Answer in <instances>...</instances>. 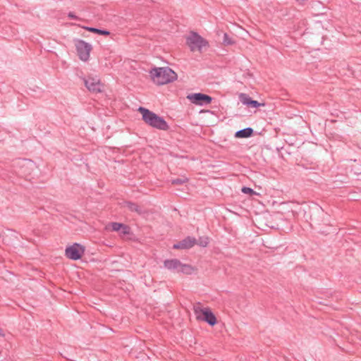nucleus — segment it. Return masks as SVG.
<instances>
[{
    "mask_svg": "<svg viewBox=\"0 0 361 361\" xmlns=\"http://www.w3.org/2000/svg\"><path fill=\"white\" fill-rule=\"evenodd\" d=\"M150 77L157 85H165L175 81L177 74L169 67L153 68L150 72Z\"/></svg>",
    "mask_w": 361,
    "mask_h": 361,
    "instance_id": "obj_1",
    "label": "nucleus"
},
{
    "mask_svg": "<svg viewBox=\"0 0 361 361\" xmlns=\"http://www.w3.org/2000/svg\"><path fill=\"white\" fill-rule=\"evenodd\" d=\"M138 111L141 114L142 120L147 125L161 130H169V127L166 121L154 112L143 107H140Z\"/></svg>",
    "mask_w": 361,
    "mask_h": 361,
    "instance_id": "obj_2",
    "label": "nucleus"
},
{
    "mask_svg": "<svg viewBox=\"0 0 361 361\" xmlns=\"http://www.w3.org/2000/svg\"><path fill=\"white\" fill-rule=\"evenodd\" d=\"M185 43L192 52H202L204 48L208 47V42L196 32H190L185 37Z\"/></svg>",
    "mask_w": 361,
    "mask_h": 361,
    "instance_id": "obj_3",
    "label": "nucleus"
},
{
    "mask_svg": "<svg viewBox=\"0 0 361 361\" xmlns=\"http://www.w3.org/2000/svg\"><path fill=\"white\" fill-rule=\"evenodd\" d=\"M194 312L197 320L204 321L211 326H214L217 323L216 317L209 307H204L197 304L194 306Z\"/></svg>",
    "mask_w": 361,
    "mask_h": 361,
    "instance_id": "obj_4",
    "label": "nucleus"
},
{
    "mask_svg": "<svg viewBox=\"0 0 361 361\" xmlns=\"http://www.w3.org/2000/svg\"><path fill=\"white\" fill-rule=\"evenodd\" d=\"M75 46L79 59L84 62L89 61L90 58V53L92 50V46L90 43L82 39L76 40Z\"/></svg>",
    "mask_w": 361,
    "mask_h": 361,
    "instance_id": "obj_5",
    "label": "nucleus"
},
{
    "mask_svg": "<svg viewBox=\"0 0 361 361\" xmlns=\"http://www.w3.org/2000/svg\"><path fill=\"white\" fill-rule=\"evenodd\" d=\"M85 252V247L79 243L68 245L65 250V256L72 260H78L82 257Z\"/></svg>",
    "mask_w": 361,
    "mask_h": 361,
    "instance_id": "obj_6",
    "label": "nucleus"
},
{
    "mask_svg": "<svg viewBox=\"0 0 361 361\" xmlns=\"http://www.w3.org/2000/svg\"><path fill=\"white\" fill-rule=\"evenodd\" d=\"M85 85L89 91L94 94L102 92L104 89V85L97 78H88Z\"/></svg>",
    "mask_w": 361,
    "mask_h": 361,
    "instance_id": "obj_7",
    "label": "nucleus"
},
{
    "mask_svg": "<svg viewBox=\"0 0 361 361\" xmlns=\"http://www.w3.org/2000/svg\"><path fill=\"white\" fill-rule=\"evenodd\" d=\"M188 98L196 105H202L203 104H209L212 99L210 96L202 94L195 93L188 97Z\"/></svg>",
    "mask_w": 361,
    "mask_h": 361,
    "instance_id": "obj_8",
    "label": "nucleus"
},
{
    "mask_svg": "<svg viewBox=\"0 0 361 361\" xmlns=\"http://www.w3.org/2000/svg\"><path fill=\"white\" fill-rule=\"evenodd\" d=\"M106 229L113 231L120 232L121 234L124 235H128L130 233V228L129 226L117 222H113L106 226Z\"/></svg>",
    "mask_w": 361,
    "mask_h": 361,
    "instance_id": "obj_9",
    "label": "nucleus"
},
{
    "mask_svg": "<svg viewBox=\"0 0 361 361\" xmlns=\"http://www.w3.org/2000/svg\"><path fill=\"white\" fill-rule=\"evenodd\" d=\"M195 244V240L192 238H187L178 243V244H175L173 245V248L175 249H188L192 247Z\"/></svg>",
    "mask_w": 361,
    "mask_h": 361,
    "instance_id": "obj_10",
    "label": "nucleus"
},
{
    "mask_svg": "<svg viewBox=\"0 0 361 361\" xmlns=\"http://www.w3.org/2000/svg\"><path fill=\"white\" fill-rule=\"evenodd\" d=\"M178 272L183 273L186 275H191L197 272V269L190 264H184L181 263Z\"/></svg>",
    "mask_w": 361,
    "mask_h": 361,
    "instance_id": "obj_11",
    "label": "nucleus"
},
{
    "mask_svg": "<svg viewBox=\"0 0 361 361\" xmlns=\"http://www.w3.org/2000/svg\"><path fill=\"white\" fill-rule=\"evenodd\" d=\"M181 262L178 259H170L164 262V267L168 269L176 270L178 272Z\"/></svg>",
    "mask_w": 361,
    "mask_h": 361,
    "instance_id": "obj_12",
    "label": "nucleus"
},
{
    "mask_svg": "<svg viewBox=\"0 0 361 361\" xmlns=\"http://www.w3.org/2000/svg\"><path fill=\"white\" fill-rule=\"evenodd\" d=\"M253 130L250 128H247L235 133V137L237 138H246L252 135Z\"/></svg>",
    "mask_w": 361,
    "mask_h": 361,
    "instance_id": "obj_13",
    "label": "nucleus"
},
{
    "mask_svg": "<svg viewBox=\"0 0 361 361\" xmlns=\"http://www.w3.org/2000/svg\"><path fill=\"white\" fill-rule=\"evenodd\" d=\"M83 29L89 31V32H93V33H96V34H99V35H110V32L107 30H99V29H97V28H94V27H85V26H83L82 27Z\"/></svg>",
    "mask_w": 361,
    "mask_h": 361,
    "instance_id": "obj_14",
    "label": "nucleus"
},
{
    "mask_svg": "<svg viewBox=\"0 0 361 361\" xmlns=\"http://www.w3.org/2000/svg\"><path fill=\"white\" fill-rule=\"evenodd\" d=\"M240 101L245 105L250 106L252 99L246 94L241 93L239 94Z\"/></svg>",
    "mask_w": 361,
    "mask_h": 361,
    "instance_id": "obj_15",
    "label": "nucleus"
},
{
    "mask_svg": "<svg viewBox=\"0 0 361 361\" xmlns=\"http://www.w3.org/2000/svg\"><path fill=\"white\" fill-rule=\"evenodd\" d=\"M125 207L132 212H140L139 207L133 202H126Z\"/></svg>",
    "mask_w": 361,
    "mask_h": 361,
    "instance_id": "obj_16",
    "label": "nucleus"
},
{
    "mask_svg": "<svg viewBox=\"0 0 361 361\" xmlns=\"http://www.w3.org/2000/svg\"><path fill=\"white\" fill-rule=\"evenodd\" d=\"M224 44L225 45H230L234 44V41L229 37V36L225 33L224 35Z\"/></svg>",
    "mask_w": 361,
    "mask_h": 361,
    "instance_id": "obj_17",
    "label": "nucleus"
},
{
    "mask_svg": "<svg viewBox=\"0 0 361 361\" xmlns=\"http://www.w3.org/2000/svg\"><path fill=\"white\" fill-rule=\"evenodd\" d=\"M264 106V103H259V102H258L257 101H255V100H252V102H250V106H252V107L257 108V107H259V106Z\"/></svg>",
    "mask_w": 361,
    "mask_h": 361,
    "instance_id": "obj_18",
    "label": "nucleus"
},
{
    "mask_svg": "<svg viewBox=\"0 0 361 361\" xmlns=\"http://www.w3.org/2000/svg\"><path fill=\"white\" fill-rule=\"evenodd\" d=\"M242 192H243V193H245V194H250V195H252V194H255V192L252 189H251V188H247V187H244V188H242Z\"/></svg>",
    "mask_w": 361,
    "mask_h": 361,
    "instance_id": "obj_19",
    "label": "nucleus"
},
{
    "mask_svg": "<svg viewBox=\"0 0 361 361\" xmlns=\"http://www.w3.org/2000/svg\"><path fill=\"white\" fill-rule=\"evenodd\" d=\"M185 182V181L184 180L176 179V180H173L172 183L174 184V185H180V184H183Z\"/></svg>",
    "mask_w": 361,
    "mask_h": 361,
    "instance_id": "obj_20",
    "label": "nucleus"
},
{
    "mask_svg": "<svg viewBox=\"0 0 361 361\" xmlns=\"http://www.w3.org/2000/svg\"><path fill=\"white\" fill-rule=\"evenodd\" d=\"M202 246H206L208 244V238H206L203 240H201L200 243Z\"/></svg>",
    "mask_w": 361,
    "mask_h": 361,
    "instance_id": "obj_21",
    "label": "nucleus"
},
{
    "mask_svg": "<svg viewBox=\"0 0 361 361\" xmlns=\"http://www.w3.org/2000/svg\"><path fill=\"white\" fill-rule=\"evenodd\" d=\"M0 336H2V337L5 336V334L2 329H0Z\"/></svg>",
    "mask_w": 361,
    "mask_h": 361,
    "instance_id": "obj_22",
    "label": "nucleus"
},
{
    "mask_svg": "<svg viewBox=\"0 0 361 361\" xmlns=\"http://www.w3.org/2000/svg\"><path fill=\"white\" fill-rule=\"evenodd\" d=\"M69 16H70L71 18H74V16H73V14H71V13H70V14H69Z\"/></svg>",
    "mask_w": 361,
    "mask_h": 361,
    "instance_id": "obj_23",
    "label": "nucleus"
}]
</instances>
